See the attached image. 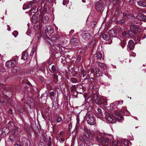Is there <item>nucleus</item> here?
Returning <instances> with one entry per match:
<instances>
[{"instance_id":"1","label":"nucleus","mask_w":146,"mask_h":146,"mask_svg":"<svg viewBox=\"0 0 146 146\" xmlns=\"http://www.w3.org/2000/svg\"><path fill=\"white\" fill-rule=\"evenodd\" d=\"M105 118L107 120V123H113L116 120L119 122H121L123 120V117L118 112L116 113H106Z\"/></svg>"},{"instance_id":"2","label":"nucleus","mask_w":146,"mask_h":146,"mask_svg":"<svg viewBox=\"0 0 146 146\" xmlns=\"http://www.w3.org/2000/svg\"><path fill=\"white\" fill-rule=\"evenodd\" d=\"M97 142L103 146H111V141L106 135L99 136L97 138Z\"/></svg>"},{"instance_id":"3","label":"nucleus","mask_w":146,"mask_h":146,"mask_svg":"<svg viewBox=\"0 0 146 146\" xmlns=\"http://www.w3.org/2000/svg\"><path fill=\"white\" fill-rule=\"evenodd\" d=\"M130 28L131 30L128 31H124L122 33L121 35L120 36L121 38L124 39L125 38H133V36H134V35L137 33L135 31H134V30L136 31L138 30V29H133V27L132 26H130Z\"/></svg>"},{"instance_id":"4","label":"nucleus","mask_w":146,"mask_h":146,"mask_svg":"<svg viewBox=\"0 0 146 146\" xmlns=\"http://www.w3.org/2000/svg\"><path fill=\"white\" fill-rule=\"evenodd\" d=\"M83 130L84 132L83 135L84 138H87L91 140L94 139V134L93 132L90 131L86 126L84 127Z\"/></svg>"},{"instance_id":"5","label":"nucleus","mask_w":146,"mask_h":146,"mask_svg":"<svg viewBox=\"0 0 146 146\" xmlns=\"http://www.w3.org/2000/svg\"><path fill=\"white\" fill-rule=\"evenodd\" d=\"M93 98L94 101L96 103L98 104H104L107 105L106 101L104 98L98 97L96 94L94 95Z\"/></svg>"},{"instance_id":"6","label":"nucleus","mask_w":146,"mask_h":146,"mask_svg":"<svg viewBox=\"0 0 146 146\" xmlns=\"http://www.w3.org/2000/svg\"><path fill=\"white\" fill-rule=\"evenodd\" d=\"M86 120L88 124L93 125L96 123V119L94 115L90 113L86 117Z\"/></svg>"},{"instance_id":"7","label":"nucleus","mask_w":146,"mask_h":146,"mask_svg":"<svg viewBox=\"0 0 146 146\" xmlns=\"http://www.w3.org/2000/svg\"><path fill=\"white\" fill-rule=\"evenodd\" d=\"M106 4L102 1H100L97 4L96 9L97 11L100 12H102L104 9Z\"/></svg>"},{"instance_id":"8","label":"nucleus","mask_w":146,"mask_h":146,"mask_svg":"<svg viewBox=\"0 0 146 146\" xmlns=\"http://www.w3.org/2000/svg\"><path fill=\"white\" fill-rule=\"evenodd\" d=\"M38 5V3H36V1H33L30 2V3L28 4V7L30 6V5L32 6H33L35 8H33L32 9H31L29 11L30 13H31V12H32L34 13L36 12L37 10L38 9V7L36 6Z\"/></svg>"},{"instance_id":"9","label":"nucleus","mask_w":146,"mask_h":146,"mask_svg":"<svg viewBox=\"0 0 146 146\" xmlns=\"http://www.w3.org/2000/svg\"><path fill=\"white\" fill-rule=\"evenodd\" d=\"M45 32L46 35L51 34L53 32L54 29L53 26L48 25L44 27Z\"/></svg>"},{"instance_id":"10","label":"nucleus","mask_w":146,"mask_h":146,"mask_svg":"<svg viewBox=\"0 0 146 146\" xmlns=\"http://www.w3.org/2000/svg\"><path fill=\"white\" fill-rule=\"evenodd\" d=\"M111 36L110 35L109 33H106L103 35L102 37L104 39L107 41L106 42L107 44H110L112 42L111 39Z\"/></svg>"},{"instance_id":"11","label":"nucleus","mask_w":146,"mask_h":146,"mask_svg":"<svg viewBox=\"0 0 146 146\" xmlns=\"http://www.w3.org/2000/svg\"><path fill=\"white\" fill-rule=\"evenodd\" d=\"M16 63V62L14 60H8L6 62L5 65L7 67L11 68L15 65Z\"/></svg>"},{"instance_id":"12","label":"nucleus","mask_w":146,"mask_h":146,"mask_svg":"<svg viewBox=\"0 0 146 146\" xmlns=\"http://www.w3.org/2000/svg\"><path fill=\"white\" fill-rule=\"evenodd\" d=\"M82 38L85 40H88L90 38V34L88 31L82 32Z\"/></svg>"},{"instance_id":"13","label":"nucleus","mask_w":146,"mask_h":146,"mask_svg":"<svg viewBox=\"0 0 146 146\" xmlns=\"http://www.w3.org/2000/svg\"><path fill=\"white\" fill-rule=\"evenodd\" d=\"M136 17L138 20L146 22V16L142 13H139L137 14Z\"/></svg>"},{"instance_id":"14","label":"nucleus","mask_w":146,"mask_h":146,"mask_svg":"<svg viewBox=\"0 0 146 146\" xmlns=\"http://www.w3.org/2000/svg\"><path fill=\"white\" fill-rule=\"evenodd\" d=\"M95 115L97 118H99L101 120H103V113L101 109L98 108L97 109V110L96 112Z\"/></svg>"},{"instance_id":"15","label":"nucleus","mask_w":146,"mask_h":146,"mask_svg":"<svg viewBox=\"0 0 146 146\" xmlns=\"http://www.w3.org/2000/svg\"><path fill=\"white\" fill-rule=\"evenodd\" d=\"M135 46L134 43L132 40H130L128 43L127 49L131 50L133 49Z\"/></svg>"},{"instance_id":"16","label":"nucleus","mask_w":146,"mask_h":146,"mask_svg":"<svg viewBox=\"0 0 146 146\" xmlns=\"http://www.w3.org/2000/svg\"><path fill=\"white\" fill-rule=\"evenodd\" d=\"M79 40L77 38H72L70 40V44L73 46H76L78 44Z\"/></svg>"},{"instance_id":"17","label":"nucleus","mask_w":146,"mask_h":146,"mask_svg":"<svg viewBox=\"0 0 146 146\" xmlns=\"http://www.w3.org/2000/svg\"><path fill=\"white\" fill-rule=\"evenodd\" d=\"M121 112L122 114L126 116H128L130 114L129 112L127 110V107L125 106L122 108Z\"/></svg>"},{"instance_id":"18","label":"nucleus","mask_w":146,"mask_h":146,"mask_svg":"<svg viewBox=\"0 0 146 146\" xmlns=\"http://www.w3.org/2000/svg\"><path fill=\"white\" fill-rule=\"evenodd\" d=\"M122 143L125 146H130L131 145V143L126 139H123L122 141Z\"/></svg>"},{"instance_id":"19","label":"nucleus","mask_w":146,"mask_h":146,"mask_svg":"<svg viewBox=\"0 0 146 146\" xmlns=\"http://www.w3.org/2000/svg\"><path fill=\"white\" fill-rule=\"evenodd\" d=\"M146 36L145 34H142L141 35L140 37H136L135 38V42L137 43L138 42H139L141 39H143L145 38Z\"/></svg>"},{"instance_id":"20","label":"nucleus","mask_w":146,"mask_h":146,"mask_svg":"<svg viewBox=\"0 0 146 146\" xmlns=\"http://www.w3.org/2000/svg\"><path fill=\"white\" fill-rule=\"evenodd\" d=\"M122 29L120 27L117 26L116 28L115 31H112V32L115 35H116L117 33H120L122 32Z\"/></svg>"},{"instance_id":"21","label":"nucleus","mask_w":146,"mask_h":146,"mask_svg":"<svg viewBox=\"0 0 146 146\" xmlns=\"http://www.w3.org/2000/svg\"><path fill=\"white\" fill-rule=\"evenodd\" d=\"M95 59H101L102 57L101 53L100 52H98L96 54L94 55Z\"/></svg>"},{"instance_id":"22","label":"nucleus","mask_w":146,"mask_h":146,"mask_svg":"<svg viewBox=\"0 0 146 146\" xmlns=\"http://www.w3.org/2000/svg\"><path fill=\"white\" fill-rule=\"evenodd\" d=\"M80 125V119L79 116H77L76 117V123L75 126L76 131H78V129Z\"/></svg>"},{"instance_id":"23","label":"nucleus","mask_w":146,"mask_h":146,"mask_svg":"<svg viewBox=\"0 0 146 146\" xmlns=\"http://www.w3.org/2000/svg\"><path fill=\"white\" fill-rule=\"evenodd\" d=\"M21 59L23 60H26L27 59V51L23 52Z\"/></svg>"},{"instance_id":"24","label":"nucleus","mask_w":146,"mask_h":146,"mask_svg":"<svg viewBox=\"0 0 146 146\" xmlns=\"http://www.w3.org/2000/svg\"><path fill=\"white\" fill-rule=\"evenodd\" d=\"M12 133H13V135H11L9 137V139L11 141L14 140L15 135L16 133H17V131L16 129H13L12 131Z\"/></svg>"},{"instance_id":"25","label":"nucleus","mask_w":146,"mask_h":146,"mask_svg":"<svg viewBox=\"0 0 146 146\" xmlns=\"http://www.w3.org/2000/svg\"><path fill=\"white\" fill-rule=\"evenodd\" d=\"M32 21L33 23H36L38 20L37 16L33 14L32 17Z\"/></svg>"},{"instance_id":"26","label":"nucleus","mask_w":146,"mask_h":146,"mask_svg":"<svg viewBox=\"0 0 146 146\" xmlns=\"http://www.w3.org/2000/svg\"><path fill=\"white\" fill-rule=\"evenodd\" d=\"M137 3L140 6L143 7H146V2L143 1H138Z\"/></svg>"},{"instance_id":"27","label":"nucleus","mask_w":146,"mask_h":146,"mask_svg":"<svg viewBox=\"0 0 146 146\" xmlns=\"http://www.w3.org/2000/svg\"><path fill=\"white\" fill-rule=\"evenodd\" d=\"M81 74L82 75L83 78L84 77L86 76H88L89 72H88L85 71L83 70H82L81 71Z\"/></svg>"},{"instance_id":"28","label":"nucleus","mask_w":146,"mask_h":146,"mask_svg":"<svg viewBox=\"0 0 146 146\" xmlns=\"http://www.w3.org/2000/svg\"><path fill=\"white\" fill-rule=\"evenodd\" d=\"M98 64L99 66L101 68L102 70H104L106 68L105 64L104 63L98 62Z\"/></svg>"},{"instance_id":"29","label":"nucleus","mask_w":146,"mask_h":146,"mask_svg":"<svg viewBox=\"0 0 146 146\" xmlns=\"http://www.w3.org/2000/svg\"><path fill=\"white\" fill-rule=\"evenodd\" d=\"M59 36L58 35L56 34L54 35L51 37V40L52 41H55L58 40Z\"/></svg>"},{"instance_id":"30","label":"nucleus","mask_w":146,"mask_h":146,"mask_svg":"<svg viewBox=\"0 0 146 146\" xmlns=\"http://www.w3.org/2000/svg\"><path fill=\"white\" fill-rule=\"evenodd\" d=\"M46 136L45 135H43L41 138L40 141L42 143H43L46 142Z\"/></svg>"},{"instance_id":"31","label":"nucleus","mask_w":146,"mask_h":146,"mask_svg":"<svg viewBox=\"0 0 146 146\" xmlns=\"http://www.w3.org/2000/svg\"><path fill=\"white\" fill-rule=\"evenodd\" d=\"M80 146H87L86 143L84 141V139L82 138L80 139Z\"/></svg>"},{"instance_id":"32","label":"nucleus","mask_w":146,"mask_h":146,"mask_svg":"<svg viewBox=\"0 0 146 146\" xmlns=\"http://www.w3.org/2000/svg\"><path fill=\"white\" fill-rule=\"evenodd\" d=\"M116 23H117V24H123L125 23V20L124 19H123L122 20L117 21L116 22Z\"/></svg>"},{"instance_id":"33","label":"nucleus","mask_w":146,"mask_h":146,"mask_svg":"<svg viewBox=\"0 0 146 146\" xmlns=\"http://www.w3.org/2000/svg\"><path fill=\"white\" fill-rule=\"evenodd\" d=\"M19 70V69L18 67H15L12 69L11 72L15 74Z\"/></svg>"},{"instance_id":"34","label":"nucleus","mask_w":146,"mask_h":146,"mask_svg":"<svg viewBox=\"0 0 146 146\" xmlns=\"http://www.w3.org/2000/svg\"><path fill=\"white\" fill-rule=\"evenodd\" d=\"M48 20V18L47 15L44 16L43 19V21L44 23H47Z\"/></svg>"},{"instance_id":"35","label":"nucleus","mask_w":146,"mask_h":146,"mask_svg":"<svg viewBox=\"0 0 146 146\" xmlns=\"http://www.w3.org/2000/svg\"><path fill=\"white\" fill-rule=\"evenodd\" d=\"M123 103V100H121V101H117L114 102V104L115 106H118L120 104H122Z\"/></svg>"},{"instance_id":"36","label":"nucleus","mask_w":146,"mask_h":146,"mask_svg":"<svg viewBox=\"0 0 146 146\" xmlns=\"http://www.w3.org/2000/svg\"><path fill=\"white\" fill-rule=\"evenodd\" d=\"M66 40H63L60 42V44L62 46H63L66 44Z\"/></svg>"},{"instance_id":"37","label":"nucleus","mask_w":146,"mask_h":146,"mask_svg":"<svg viewBox=\"0 0 146 146\" xmlns=\"http://www.w3.org/2000/svg\"><path fill=\"white\" fill-rule=\"evenodd\" d=\"M28 104H29V106L31 108H32L34 105V102L33 101L31 102V100H28Z\"/></svg>"},{"instance_id":"38","label":"nucleus","mask_w":146,"mask_h":146,"mask_svg":"<svg viewBox=\"0 0 146 146\" xmlns=\"http://www.w3.org/2000/svg\"><path fill=\"white\" fill-rule=\"evenodd\" d=\"M5 69L3 65H1L0 66V72H4L5 71Z\"/></svg>"},{"instance_id":"39","label":"nucleus","mask_w":146,"mask_h":146,"mask_svg":"<svg viewBox=\"0 0 146 146\" xmlns=\"http://www.w3.org/2000/svg\"><path fill=\"white\" fill-rule=\"evenodd\" d=\"M72 83H76L78 82V80L77 79L75 78H72L70 80Z\"/></svg>"},{"instance_id":"40","label":"nucleus","mask_w":146,"mask_h":146,"mask_svg":"<svg viewBox=\"0 0 146 146\" xmlns=\"http://www.w3.org/2000/svg\"><path fill=\"white\" fill-rule=\"evenodd\" d=\"M18 34V32L17 31H14L12 33V35L16 38Z\"/></svg>"},{"instance_id":"41","label":"nucleus","mask_w":146,"mask_h":146,"mask_svg":"<svg viewBox=\"0 0 146 146\" xmlns=\"http://www.w3.org/2000/svg\"><path fill=\"white\" fill-rule=\"evenodd\" d=\"M126 43V42L124 40H123V42H121V46H122L123 48L125 47Z\"/></svg>"},{"instance_id":"42","label":"nucleus","mask_w":146,"mask_h":146,"mask_svg":"<svg viewBox=\"0 0 146 146\" xmlns=\"http://www.w3.org/2000/svg\"><path fill=\"white\" fill-rule=\"evenodd\" d=\"M69 1L68 0H63V4L64 5H66L69 3Z\"/></svg>"},{"instance_id":"43","label":"nucleus","mask_w":146,"mask_h":146,"mask_svg":"<svg viewBox=\"0 0 146 146\" xmlns=\"http://www.w3.org/2000/svg\"><path fill=\"white\" fill-rule=\"evenodd\" d=\"M51 69L52 71L54 72H56V68H55V66L54 65H53L51 68Z\"/></svg>"},{"instance_id":"44","label":"nucleus","mask_w":146,"mask_h":146,"mask_svg":"<svg viewBox=\"0 0 146 146\" xmlns=\"http://www.w3.org/2000/svg\"><path fill=\"white\" fill-rule=\"evenodd\" d=\"M62 120V118L58 117L57 118L56 121L58 122H60Z\"/></svg>"},{"instance_id":"45","label":"nucleus","mask_w":146,"mask_h":146,"mask_svg":"<svg viewBox=\"0 0 146 146\" xmlns=\"http://www.w3.org/2000/svg\"><path fill=\"white\" fill-rule=\"evenodd\" d=\"M27 9V3L24 4L23 7V9L24 10Z\"/></svg>"},{"instance_id":"46","label":"nucleus","mask_w":146,"mask_h":146,"mask_svg":"<svg viewBox=\"0 0 146 146\" xmlns=\"http://www.w3.org/2000/svg\"><path fill=\"white\" fill-rule=\"evenodd\" d=\"M35 49V48H33L32 50H31V53L30 54V56H32L33 54Z\"/></svg>"},{"instance_id":"47","label":"nucleus","mask_w":146,"mask_h":146,"mask_svg":"<svg viewBox=\"0 0 146 146\" xmlns=\"http://www.w3.org/2000/svg\"><path fill=\"white\" fill-rule=\"evenodd\" d=\"M5 85H4L3 84H1L0 85V88H2L4 89H5L6 88L5 87Z\"/></svg>"},{"instance_id":"48","label":"nucleus","mask_w":146,"mask_h":146,"mask_svg":"<svg viewBox=\"0 0 146 146\" xmlns=\"http://www.w3.org/2000/svg\"><path fill=\"white\" fill-rule=\"evenodd\" d=\"M81 56H78L77 58V61L78 62H80L81 60Z\"/></svg>"},{"instance_id":"49","label":"nucleus","mask_w":146,"mask_h":146,"mask_svg":"<svg viewBox=\"0 0 146 146\" xmlns=\"http://www.w3.org/2000/svg\"><path fill=\"white\" fill-rule=\"evenodd\" d=\"M54 92H50L49 93V95L51 96H52L54 95Z\"/></svg>"},{"instance_id":"50","label":"nucleus","mask_w":146,"mask_h":146,"mask_svg":"<svg viewBox=\"0 0 146 146\" xmlns=\"http://www.w3.org/2000/svg\"><path fill=\"white\" fill-rule=\"evenodd\" d=\"M69 128L70 130L72 128V124L71 123L69 124Z\"/></svg>"},{"instance_id":"51","label":"nucleus","mask_w":146,"mask_h":146,"mask_svg":"<svg viewBox=\"0 0 146 146\" xmlns=\"http://www.w3.org/2000/svg\"><path fill=\"white\" fill-rule=\"evenodd\" d=\"M98 70V69H94V70H93L94 71V73H96V74H97V70Z\"/></svg>"},{"instance_id":"52","label":"nucleus","mask_w":146,"mask_h":146,"mask_svg":"<svg viewBox=\"0 0 146 146\" xmlns=\"http://www.w3.org/2000/svg\"><path fill=\"white\" fill-rule=\"evenodd\" d=\"M45 1H47L49 2H52L53 0H42V1H43V2H44Z\"/></svg>"},{"instance_id":"53","label":"nucleus","mask_w":146,"mask_h":146,"mask_svg":"<svg viewBox=\"0 0 146 146\" xmlns=\"http://www.w3.org/2000/svg\"><path fill=\"white\" fill-rule=\"evenodd\" d=\"M54 27L55 28V30L56 31H58V27L56 26V25H54L53 26V27Z\"/></svg>"},{"instance_id":"54","label":"nucleus","mask_w":146,"mask_h":146,"mask_svg":"<svg viewBox=\"0 0 146 146\" xmlns=\"http://www.w3.org/2000/svg\"><path fill=\"white\" fill-rule=\"evenodd\" d=\"M74 31L73 30H72L70 31V33L71 35H72L73 33H74Z\"/></svg>"},{"instance_id":"55","label":"nucleus","mask_w":146,"mask_h":146,"mask_svg":"<svg viewBox=\"0 0 146 146\" xmlns=\"http://www.w3.org/2000/svg\"><path fill=\"white\" fill-rule=\"evenodd\" d=\"M54 77L55 79H56V78H57L58 77V76L56 75V74H54Z\"/></svg>"},{"instance_id":"56","label":"nucleus","mask_w":146,"mask_h":146,"mask_svg":"<svg viewBox=\"0 0 146 146\" xmlns=\"http://www.w3.org/2000/svg\"><path fill=\"white\" fill-rule=\"evenodd\" d=\"M132 54H133V55H131V54H130V56H133L134 57H135L136 56V54H135V53L132 52Z\"/></svg>"},{"instance_id":"57","label":"nucleus","mask_w":146,"mask_h":146,"mask_svg":"<svg viewBox=\"0 0 146 146\" xmlns=\"http://www.w3.org/2000/svg\"><path fill=\"white\" fill-rule=\"evenodd\" d=\"M82 2L84 3H86V1H89L90 0H82Z\"/></svg>"},{"instance_id":"58","label":"nucleus","mask_w":146,"mask_h":146,"mask_svg":"<svg viewBox=\"0 0 146 146\" xmlns=\"http://www.w3.org/2000/svg\"><path fill=\"white\" fill-rule=\"evenodd\" d=\"M8 112H9V113H12V110L11 109H10L8 111Z\"/></svg>"},{"instance_id":"59","label":"nucleus","mask_w":146,"mask_h":146,"mask_svg":"<svg viewBox=\"0 0 146 146\" xmlns=\"http://www.w3.org/2000/svg\"><path fill=\"white\" fill-rule=\"evenodd\" d=\"M4 102L2 100L1 98H0V103H4Z\"/></svg>"},{"instance_id":"60","label":"nucleus","mask_w":146,"mask_h":146,"mask_svg":"<svg viewBox=\"0 0 146 146\" xmlns=\"http://www.w3.org/2000/svg\"><path fill=\"white\" fill-rule=\"evenodd\" d=\"M14 146H21L20 144H16L14 145Z\"/></svg>"},{"instance_id":"61","label":"nucleus","mask_w":146,"mask_h":146,"mask_svg":"<svg viewBox=\"0 0 146 146\" xmlns=\"http://www.w3.org/2000/svg\"><path fill=\"white\" fill-rule=\"evenodd\" d=\"M126 15H127V14H126V13H123V16L124 17L126 16Z\"/></svg>"},{"instance_id":"62","label":"nucleus","mask_w":146,"mask_h":146,"mask_svg":"<svg viewBox=\"0 0 146 146\" xmlns=\"http://www.w3.org/2000/svg\"><path fill=\"white\" fill-rule=\"evenodd\" d=\"M118 14V12L117 11H116L115 13V15H116L117 14Z\"/></svg>"},{"instance_id":"63","label":"nucleus","mask_w":146,"mask_h":146,"mask_svg":"<svg viewBox=\"0 0 146 146\" xmlns=\"http://www.w3.org/2000/svg\"><path fill=\"white\" fill-rule=\"evenodd\" d=\"M23 140H25L27 141V139L26 138H23Z\"/></svg>"},{"instance_id":"64","label":"nucleus","mask_w":146,"mask_h":146,"mask_svg":"<svg viewBox=\"0 0 146 146\" xmlns=\"http://www.w3.org/2000/svg\"><path fill=\"white\" fill-rule=\"evenodd\" d=\"M28 85L31 86V84L28 81Z\"/></svg>"}]
</instances>
